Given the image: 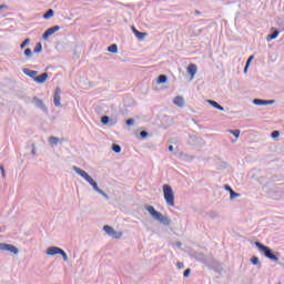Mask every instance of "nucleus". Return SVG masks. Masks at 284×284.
Masks as SVG:
<instances>
[{
  "label": "nucleus",
  "mask_w": 284,
  "mask_h": 284,
  "mask_svg": "<svg viewBox=\"0 0 284 284\" xmlns=\"http://www.w3.org/2000/svg\"><path fill=\"white\" fill-rule=\"evenodd\" d=\"M73 170H74V172H77V174H79V176H82V179H84V181H87L90 185H92V187H93V190H95V192H99V194H102L103 196H105L103 191L101 189H99V184H97L94 179H92V176H90V174H88V172L80 169L79 166H73Z\"/></svg>",
  "instance_id": "obj_1"
},
{
  "label": "nucleus",
  "mask_w": 284,
  "mask_h": 284,
  "mask_svg": "<svg viewBox=\"0 0 284 284\" xmlns=\"http://www.w3.org/2000/svg\"><path fill=\"white\" fill-rule=\"evenodd\" d=\"M146 211L149 212V214H151V216H153V219H155V221H160V223H162L163 225H170V220L168 219V216L162 215L161 212L154 209V206L148 205Z\"/></svg>",
  "instance_id": "obj_2"
},
{
  "label": "nucleus",
  "mask_w": 284,
  "mask_h": 284,
  "mask_svg": "<svg viewBox=\"0 0 284 284\" xmlns=\"http://www.w3.org/2000/svg\"><path fill=\"white\" fill-rule=\"evenodd\" d=\"M164 201L169 205V207H174V190L169 184H164L162 186Z\"/></svg>",
  "instance_id": "obj_3"
},
{
  "label": "nucleus",
  "mask_w": 284,
  "mask_h": 284,
  "mask_svg": "<svg viewBox=\"0 0 284 284\" xmlns=\"http://www.w3.org/2000/svg\"><path fill=\"white\" fill-rule=\"evenodd\" d=\"M255 245L258 248V251L262 254H264V256L266 258H268L270 261H274L275 263L278 262V256H276L275 254L272 253V248L271 247L261 244V242H255Z\"/></svg>",
  "instance_id": "obj_4"
},
{
  "label": "nucleus",
  "mask_w": 284,
  "mask_h": 284,
  "mask_svg": "<svg viewBox=\"0 0 284 284\" xmlns=\"http://www.w3.org/2000/svg\"><path fill=\"white\" fill-rule=\"evenodd\" d=\"M48 256H57V254H60L63 258V261L68 262V254L63 248H59L57 246H51L47 250Z\"/></svg>",
  "instance_id": "obj_5"
},
{
  "label": "nucleus",
  "mask_w": 284,
  "mask_h": 284,
  "mask_svg": "<svg viewBox=\"0 0 284 284\" xmlns=\"http://www.w3.org/2000/svg\"><path fill=\"white\" fill-rule=\"evenodd\" d=\"M0 252H10L11 254H19V248L12 244L0 243Z\"/></svg>",
  "instance_id": "obj_6"
},
{
  "label": "nucleus",
  "mask_w": 284,
  "mask_h": 284,
  "mask_svg": "<svg viewBox=\"0 0 284 284\" xmlns=\"http://www.w3.org/2000/svg\"><path fill=\"white\" fill-rule=\"evenodd\" d=\"M59 30H61V28L59 26H54L49 28L42 36V39L48 40L50 37H52V34H54V32H59Z\"/></svg>",
  "instance_id": "obj_7"
},
{
  "label": "nucleus",
  "mask_w": 284,
  "mask_h": 284,
  "mask_svg": "<svg viewBox=\"0 0 284 284\" xmlns=\"http://www.w3.org/2000/svg\"><path fill=\"white\" fill-rule=\"evenodd\" d=\"M53 103L55 108H61V88H55V92L53 95Z\"/></svg>",
  "instance_id": "obj_8"
},
{
  "label": "nucleus",
  "mask_w": 284,
  "mask_h": 284,
  "mask_svg": "<svg viewBox=\"0 0 284 284\" xmlns=\"http://www.w3.org/2000/svg\"><path fill=\"white\" fill-rule=\"evenodd\" d=\"M197 71H199V68L194 63L189 64L186 69L187 74H191V79H194Z\"/></svg>",
  "instance_id": "obj_9"
},
{
  "label": "nucleus",
  "mask_w": 284,
  "mask_h": 284,
  "mask_svg": "<svg viewBox=\"0 0 284 284\" xmlns=\"http://www.w3.org/2000/svg\"><path fill=\"white\" fill-rule=\"evenodd\" d=\"M254 105H272L274 103V100H261V99H254L253 100Z\"/></svg>",
  "instance_id": "obj_10"
},
{
  "label": "nucleus",
  "mask_w": 284,
  "mask_h": 284,
  "mask_svg": "<svg viewBox=\"0 0 284 284\" xmlns=\"http://www.w3.org/2000/svg\"><path fill=\"white\" fill-rule=\"evenodd\" d=\"M45 81H48V73H42L40 75H36L34 78V82L36 83H44Z\"/></svg>",
  "instance_id": "obj_11"
},
{
  "label": "nucleus",
  "mask_w": 284,
  "mask_h": 284,
  "mask_svg": "<svg viewBox=\"0 0 284 284\" xmlns=\"http://www.w3.org/2000/svg\"><path fill=\"white\" fill-rule=\"evenodd\" d=\"M23 73L27 75V77H30V79H37V74H39V72L34 71V70H30V69H23Z\"/></svg>",
  "instance_id": "obj_12"
},
{
  "label": "nucleus",
  "mask_w": 284,
  "mask_h": 284,
  "mask_svg": "<svg viewBox=\"0 0 284 284\" xmlns=\"http://www.w3.org/2000/svg\"><path fill=\"white\" fill-rule=\"evenodd\" d=\"M174 105H178V108H183L185 100H183V97L178 95L175 97V99L173 100Z\"/></svg>",
  "instance_id": "obj_13"
},
{
  "label": "nucleus",
  "mask_w": 284,
  "mask_h": 284,
  "mask_svg": "<svg viewBox=\"0 0 284 284\" xmlns=\"http://www.w3.org/2000/svg\"><path fill=\"white\" fill-rule=\"evenodd\" d=\"M133 33L135 34V37H138V39H140L142 41V39H145V37H148V33L145 32H141L139 30H136V28H132Z\"/></svg>",
  "instance_id": "obj_14"
},
{
  "label": "nucleus",
  "mask_w": 284,
  "mask_h": 284,
  "mask_svg": "<svg viewBox=\"0 0 284 284\" xmlns=\"http://www.w3.org/2000/svg\"><path fill=\"white\" fill-rule=\"evenodd\" d=\"M224 190H226L227 192H230L231 199H237L239 193L234 192V190H232V186L225 185V186H224Z\"/></svg>",
  "instance_id": "obj_15"
},
{
  "label": "nucleus",
  "mask_w": 284,
  "mask_h": 284,
  "mask_svg": "<svg viewBox=\"0 0 284 284\" xmlns=\"http://www.w3.org/2000/svg\"><path fill=\"white\" fill-rule=\"evenodd\" d=\"M207 102L210 103V105H212V106L215 108L216 110H220L221 112H223L224 108L221 106V104H219L216 101H214V100H209Z\"/></svg>",
  "instance_id": "obj_16"
},
{
  "label": "nucleus",
  "mask_w": 284,
  "mask_h": 284,
  "mask_svg": "<svg viewBox=\"0 0 284 284\" xmlns=\"http://www.w3.org/2000/svg\"><path fill=\"white\" fill-rule=\"evenodd\" d=\"M60 141H63V140H60V139L57 138V136H50V138H49V143H50V145H58Z\"/></svg>",
  "instance_id": "obj_17"
},
{
  "label": "nucleus",
  "mask_w": 284,
  "mask_h": 284,
  "mask_svg": "<svg viewBox=\"0 0 284 284\" xmlns=\"http://www.w3.org/2000/svg\"><path fill=\"white\" fill-rule=\"evenodd\" d=\"M108 52H111L112 54H116V52H119V47L116 44H111L108 48Z\"/></svg>",
  "instance_id": "obj_18"
},
{
  "label": "nucleus",
  "mask_w": 284,
  "mask_h": 284,
  "mask_svg": "<svg viewBox=\"0 0 284 284\" xmlns=\"http://www.w3.org/2000/svg\"><path fill=\"white\" fill-rule=\"evenodd\" d=\"M51 17H54V10L49 9V10L44 13L43 18H44V19H50Z\"/></svg>",
  "instance_id": "obj_19"
},
{
  "label": "nucleus",
  "mask_w": 284,
  "mask_h": 284,
  "mask_svg": "<svg viewBox=\"0 0 284 284\" xmlns=\"http://www.w3.org/2000/svg\"><path fill=\"white\" fill-rule=\"evenodd\" d=\"M158 83H168V77L164 74L159 75Z\"/></svg>",
  "instance_id": "obj_20"
},
{
  "label": "nucleus",
  "mask_w": 284,
  "mask_h": 284,
  "mask_svg": "<svg viewBox=\"0 0 284 284\" xmlns=\"http://www.w3.org/2000/svg\"><path fill=\"white\" fill-rule=\"evenodd\" d=\"M103 230L109 234V236H111L112 232L114 231V229L110 225H104Z\"/></svg>",
  "instance_id": "obj_21"
},
{
  "label": "nucleus",
  "mask_w": 284,
  "mask_h": 284,
  "mask_svg": "<svg viewBox=\"0 0 284 284\" xmlns=\"http://www.w3.org/2000/svg\"><path fill=\"white\" fill-rule=\"evenodd\" d=\"M41 50H43V45L41 44V42H38L34 47L33 52L39 53L41 52Z\"/></svg>",
  "instance_id": "obj_22"
},
{
  "label": "nucleus",
  "mask_w": 284,
  "mask_h": 284,
  "mask_svg": "<svg viewBox=\"0 0 284 284\" xmlns=\"http://www.w3.org/2000/svg\"><path fill=\"white\" fill-rule=\"evenodd\" d=\"M252 61H254V55H251L248 58V60L246 61V65L244 68V72H247V69L250 68V63H252Z\"/></svg>",
  "instance_id": "obj_23"
},
{
  "label": "nucleus",
  "mask_w": 284,
  "mask_h": 284,
  "mask_svg": "<svg viewBox=\"0 0 284 284\" xmlns=\"http://www.w3.org/2000/svg\"><path fill=\"white\" fill-rule=\"evenodd\" d=\"M101 123H102L103 125H108V123H110V116L103 115V116L101 118Z\"/></svg>",
  "instance_id": "obj_24"
},
{
  "label": "nucleus",
  "mask_w": 284,
  "mask_h": 284,
  "mask_svg": "<svg viewBox=\"0 0 284 284\" xmlns=\"http://www.w3.org/2000/svg\"><path fill=\"white\" fill-rule=\"evenodd\" d=\"M230 134H234L236 139L241 136V130H229Z\"/></svg>",
  "instance_id": "obj_25"
},
{
  "label": "nucleus",
  "mask_w": 284,
  "mask_h": 284,
  "mask_svg": "<svg viewBox=\"0 0 284 284\" xmlns=\"http://www.w3.org/2000/svg\"><path fill=\"white\" fill-rule=\"evenodd\" d=\"M122 235H123V234H122L121 232H116V231H114V230H113V232L111 233V236H112L113 239H121Z\"/></svg>",
  "instance_id": "obj_26"
},
{
  "label": "nucleus",
  "mask_w": 284,
  "mask_h": 284,
  "mask_svg": "<svg viewBox=\"0 0 284 284\" xmlns=\"http://www.w3.org/2000/svg\"><path fill=\"white\" fill-rule=\"evenodd\" d=\"M28 43H30V38H27V39L20 44V49L23 50V48H26V45H28Z\"/></svg>",
  "instance_id": "obj_27"
},
{
  "label": "nucleus",
  "mask_w": 284,
  "mask_h": 284,
  "mask_svg": "<svg viewBox=\"0 0 284 284\" xmlns=\"http://www.w3.org/2000/svg\"><path fill=\"white\" fill-rule=\"evenodd\" d=\"M112 150H113V152H115L116 154H119V152H121V146L118 145V144H113Z\"/></svg>",
  "instance_id": "obj_28"
},
{
  "label": "nucleus",
  "mask_w": 284,
  "mask_h": 284,
  "mask_svg": "<svg viewBox=\"0 0 284 284\" xmlns=\"http://www.w3.org/2000/svg\"><path fill=\"white\" fill-rule=\"evenodd\" d=\"M272 139H278L281 136V132L278 131H273L271 134Z\"/></svg>",
  "instance_id": "obj_29"
},
{
  "label": "nucleus",
  "mask_w": 284,
  "mask_h": 284,
  "mask_svg": "<svg viewBox=\"0 0 284 284\" xmlns=\"http://www.w3.org/2000/svg\"><path fill=\"white\" fill-rule=\"evenodd\" d=\"M251 263H252L253 265H258V263H260L258 257H256V256L251 257Z\"/></svg>",
  "instance_id": "obj_30"
},
{
  "label": "nucleus",
  "mask_w": 284,
  "mask_h": 284,
  "mask_svg": "<svg viewBox=\"0 0 284 284\" xmlns=\"http://www.w3.org/2000/svg\"><path fill=\"white\" fill-rule=\"evenodd\" d=\"M278 38V31H274L271 36H270V39L271 40H274V39H277Z\"/></svg>",
  "instance_id": "obj_31"
},
{
  "label": "nucleus",
  "mask_w": 284,
  "mask_h": 284,
  "mask_svg": "<svg viewBox=\"0 0 284 284\" xmlns=\"http://www.w3.org/2000/svg\"><path fill=\"white\" fill-rule=\"evenodd\" d=\"M24 54H26L27 57H32V49H26V50H24Z\"/></svg>",
  "instance_id": "obj_32"
},
{
  "label": "nucleus",
  "mask_w": 284,
  "mask_h": 284,
  "mask_svg": "<svg viewBox=\"0 0 284 284\" xmlns=\"http://www.w3.org/2000/svg\"><path fill=\"white\" fill-rule=\"evenodd\" d=\"M176 267H178L179 270H183V268L185 267V264H183V262H178V263H176Z\"/></svg>",
  "instance_id": "obj_33"
},
{
  "label": "nucleus",
  "mask_w": 284,
  "mask_h": 284,
  "mask_svg": "<svg viewBox=\"0 0 284 284\" xmlns=\"http://www.w3.org/2000/svg\"><path fill=\"white\" fill-rule=\"evenodd\" d=\"M0 170L3 179H6V169L3 168V164L0 165Z\"/></svg>",
  "instance_id": "obj_34"
},
{
  "label": "nucleus",
  "mask_w": 284,
  "mask_h": 284,
  "mask_svg": "<svg viewBox=\"0 0 284 284\" xmlns=\"http://www.w3.org/2000/svg\"><path fill=\"white\" fill-rule=\"evenodd\" d=\"M126 125H134V119H128Z\"/></svg>",
  "instance_id": "obj_35"
},
{
  "label": "nucleus",
  "mask_w": 284,
  "mask_h": 284,
  "mask_svg": "<svg viewBox=\"0 0 284 284\" xmlns=\"http://www.w3.org/2000/svg\"><path fill=\"white\" fill-rule=\"evenodd\" d=\"M140 136H141L142 139H146V138H148V132H146V131H142V132L140 133Z\"/></svg>",
  "instance_id": "obj_36"
},
{
  "label": "nucleus",
  "mask_w": 284,
  "mask_h": 284,
  "mask_svg": "<svg viewBox=\"0 0 284 284\" xmlns=\"http://www.w3.org/2000/svg\"><path fill=\"white\" fill-rule=\"evenodd\" d=\"M192 271L190 270V268H187V270H185L184 271V278H187V276H190V273H191Z\"/></svg>",
  "instance_id": "obj_37"
},
{
  "label": "nucleus",
  "mask_w": 284,
  "mask_h": 284,
  "mask_svg": "<svg viewBox=\"0 0 284 284\" xmlns=\"http://www.w3.org/2000/svg\"><path fill=\"white\" fill-rule=\"evenodd\" d=\"M169 152H174V146L173 145L169 146Z\"/></svg>",
  "instance_id": "obj_38"
},
{
  "label": "nucleus",
  "mask_w": 284,
  "mask_h": 284,
  "mask_svg": "<svg viewBox=\"0 0 284 284\" xmlns=\"http://www.w3.org/2000/svg\"><path fill=\"white\" fill-rule=\"evenodd\" d=\"M39 103H43V101L39 100Z\"/></svg>",
  "instance_id": "obj_39"
}]
</instances>
